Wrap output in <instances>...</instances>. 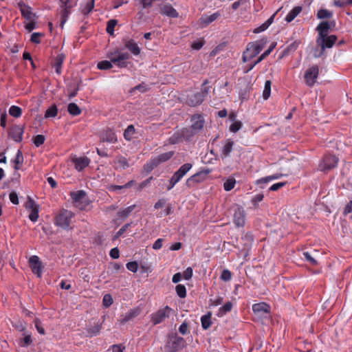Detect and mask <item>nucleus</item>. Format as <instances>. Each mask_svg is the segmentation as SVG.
Returning <instances> with one entry per match:
<instances>
[{
  "instance_id": "nucleus-1",
  "label": "nucleus",
  "mask_w": 352,
  "mask_h": 352,
  "mask_svg": "<svg viewBox=\"0 0 352 352\" xmlns=\"http://www.w3.org/2000/svg\"><path fill=\"white\" fill-rule=\"evenodd\" d=\"M336 21H322L316 27V31L318 35L316 38V44L320 47V51L318 54L315 53L314 56L316 58L320 57L326 48H331L333 47L337 40V36L335 35H329V31L332 27H335Z\"/></svg>"
},
{
  "instance_id": "nucleus-2",
  "label": "nucleus",
  "mask_w": 352,
  "mask_h": 352,
  "mask_svg": "<svg viewBox=\"0 0 352 352\" xmlns=\"http://www.w3.org/2000/svg\"><path fill=\"white\" fill-rule=\"evenodd\" d=\"M107 57L109 60H102L98 63L97 67L100 70H107L113 67L112 63L115 64L119 68H126L129 65L127 61L130 55L128 52H120L116 51L108 54Z\"/></svg>"
},
{
  "instance_id": "nucleus-3",
  "label": "nucleus",
  "mask_w": 352,
  "mask_h": 352,
  "mask_svg": "<svg viewBox=\"0 0 352 352\" xmlns=\"http://www.w3.org/2000/svg\"><path fill=\"white\" fill-rule=\"evenodd\" d=\"M267 43V38H262L255 42L249 43L245 51L243 53V61L244 63L248 62L256 56L263 50Z\"/></svg>"
},
{
  "instance_id": "nucleus-4",
  "label": "nucleus",
  "mask_w": 352,
  "mask_h": 352,
  "mask_svg": "<svg viewBox=\"0 0 352 352\" xmlns=\"http://www.w3.org/2000/svg\"><path fill=\"white\" fill-rule=\"evenodd\" d=\"M192 125L190 129H184L182 131V136L188 140L195 134L200 132L203 129L205 124V119L202 114L197 113L190 117Z\"/></svg>"
},
{
  "instance_id": "nucleus-5",
  "label": "nucleus",
  "mask_w": 352,
  "mask_h": 352,
  "mask_svg": "<svg viewBox=\"0 0 352 352\" xmlns=\"http://www.w3.org/2000/svg\"><path fill=\"white\" fill-rule=\"evenodd\" d=\"M208 80H205L201 85V90L191 95H188L186 100V104L191 107H195L200 105L210 91V86H208Z\"/></svg>"
},
{
  "instance_id": "nucleus-6",
  "label": "nucleus",
  "mask_w": 352,
  "mask_h": 352,
  "mask_svg": "<svg viewBox=\"0 0 352 352\" xmlns=\"http://www.w3.org/2000/svg\"><path fill=\"white\" fill-rule=\"evenodd\" d=\"M186 345V340L176 333L168 335V339L165 344L166 352H177L184 349Z\"/></svg>"
},
{
  "instance_id": "nucleus-7",
  "label": "nucleus",
  "mask_w": 352,
  "mask_h": 352,
  "mask_svg": "<svg viewBox=\"0 0 352 352\" xmlns=\"http://www.w3.org/2000/svg\"><path fill=\"white\" fill-rule=\"evenodd\" d=\"M74 217V212L71 210L63 208L56 214L54 219V223L56 226L60 227L64 230H72L70 224Z\"/></svg>"
},
{
  "instance_id": "nucleus-8",
  "label": "nucleus",
  "mask_w": 352,
  "mask_h": 352,
  "mask_svg": "<svg viewBox=\"0 0 352 352\" xmlns=\"http://www.w3.org/2000/svg\"><path fill=\"white\" fill-rule=\"evenodd\" d=\"M77 6V1L76 0H59V9H60V27L63 29L65 23L69 19L72 12V9Z\"/></svg>"
},
{
  "instance_id": "nucleus-9",
  "label": "nucleus",
  "mask_w": 352,
  "mask_h": 352,
  "mask_svg": "<svg viewBox=\"0 0 352 352\" xmlns=\"http://www.w3.org/2000/svg\"><path fill=\"white\" fill-rule=\"evenodd\" d=\"M211 173L210 168H204L200 171L196 173L191 177L187 179L186 186L188 188H193L196 184L203 182L206 180V177Z\"/></svg>"
},
{
  "instance_id": "nucleus-10",
  "label": "nucleus",
  "mask_w": 352,
  "mask_h": 352,
  "mask_svg": "<svg viewBox=\"0 0 352 352\" xmlns=\"http://www.w3.org/2000/svg\"><path fill=\"white\" fill-rule=\"evenodd\" d=\"M339 162L338 157L336 155L327 154L325 155L322 160L320 162L318 166V168L320 171L327 172L336 168Z\"/></svg>"
},
{
  "instance_id": "nucleus-11",
  "label": "nucleus",
  "mask_w": 352,
  "mask_h": 352,
  "mask_svg": "<svg viewBox=\"0 0 352 352\" xmlns=\"http://www.w3.org/2000/svg\"><path fill=\"white\" fill-rule=\"evenodd\" d=\"M172 311L168 306L164 309H159L151 315V321L154 325L163 322L166 318H169V314Z\"/></svg>"
},
{
  "instance_id": "nucleus-12",
  "label": "nucleus",
  "mask_w": 352,
  "mask_h": 352,
  "mask_svg": "<svg viewBox=\"0 0 352 352\" xmlns=\"http://www.w3.org/2000/svg\"><path fill=\"white\" fill-rule=\"evenodd\" d=\"M319 74V67L318 65H313L309 67L305 74V83L308 87H313L316 82Z\"/></svg>"
},
{
  "instance_id": "nucleus-13",
  "label": "nucleus",
  "mask_w": 352,
  "mask_h": 352,
  "mask_svg": "<svg viewBox=\"0 0 352 352\" xmlns=\"http://www.w3.org/2000/svg\"><path fill=\"white\" fill-rule=\"evenodd\" d=\"M245 212L243 208L237 205L234 210V223L237 227H243L245 223Z\"/></svg>"
},
{
  "instance_id": "nucleus-14",
  "label": "nucleus",
  "mask_w": 352,
  "mask_h": 352,
  "mask_svg": "<svg viewBox=\"0 0 352 352\" xmlns=\"http://www.w3.org/2000/svg\"><path fill=\"white\" fill-rule=\"evenodd\" d=\"M29 264L33 274L41 277L42 274L43 265L38 256L33 255L29 259Z\"/></svg>"
},
{
  "instance_id": "nucleus-15",
  "label": "nucleus",
  "mask_w": 352,
  "mask_h": 352,
  "mask_svg": "<svg viewBox=\"0 0 352 352\" xmlns=\"http://www.w3.org/2000/svg\"><path fill=\"white\" fill-rule=\"evenodd\" d=\"M234 142L232 139H227L223 142L221 148V157L222 160L230 157V154L233 151Z\"/></svg>"
},
{
  "instance_id": "nucleus-16",
  "label": "nucleus",
  "mask_w": 352,
  "mask_h": 352,
  "mask_svg": "<svg viewBox=\"0 0 352 352\" xmlns=\"http://www.w3.org/2000/svg\"><path fill=\"white\" fill-rule=\"evenodd\" d=\"M252 311L259 316L270 312V306L265 302L256 303L252 305Z\"/></svg>"
},
{
  "instance_id": "nucleus-17",
  "label": "nucleus",
  "mask_w": 352,
  "mask_h": 352,
  "mask_svg": "<svg viewBox=\"0 0 352 352\" xmlns=\"http://www.w3.org/2000/svg\"><path fill=\"white\" fill-rule=\"evenodd\" d=\"M160 14L170 18H177L179 16L178 12L170 3L160 6Z\"/></svg>"
},
{
  "instance_id": "nucleus-18",
  "label": "nucleus",
  "mask_w": 352,
  "mask_h": 352,
  "mask_svg": "<svg viewBox=\"0 0 352 352\" xmlns=\"http://www.w3.org/2000/svg\"><path fill=\"white\" fill-rule=\"evenodd\" d=\"M90 162V159L87 157H80L72 159L74 167L78 171H82L84 168L87 167L89 165Z\"/></svg>"
},
{
  "instance_id": "nucleus-19",
  "label": "nucleus",
  "mask_w": 352,
  "mask_h": 352,
  "mask_svg": "<svg viewBox=\"0 0 352 352\" xmlns=\"http://www.w3.org/2000/svg\"><path fill=\"white\" fill-rule=\"evenodd\" d=\"M174 151H168L166 153H162L153 158V166H158L160 164L164 163L169 160L173 155Z\"/></svg>"
},
{
  "instance_id": "nucleus-20",
  "label": "nucleus",
  "mask_w": 352,
  "mask_h": 352,
  "mask_svg": "<svg viewBox=\"0 0 352 352\" xmlns=\"http://www.w3.org/2000/svg\"><path fill=\"white\" fill-rule=\"evenodd\" d=\"M24 133L23 128L20 126L15 125L13 126L10 132V138L16 142H21L22 141V136Z\"/></svg>"
},
{
  "instance_id": "nucleus-21",
  "label": "nucleus",
  "mask_w": 352,
  "mask_h": 352,
  "mask_svg": "<svg viewBox=\"0 0 352 352\" xmlns=\"http://www.w3.org/2000/svg\"><path fill=\"white\" fill-rule=\"evenodd\" d=\"M17 7L20 10V12L23 17H24L27 20H30L32 19V8L28 5H27L23 1H20L17 3Z\"/></svg>"
},
{
  "instance_id": "nucleus-22",
  "label": "nucleus",
  "mask_w": 352,
  "mask_h": 352,
  "mask_svg": "<svg viewBox=\"0 0 352 352\" xmlns=\"http://www.w3.org/2000/svg\"><path fill=\"white\" fill-rule=\"evenodd\" d=\"M141 313V309L139 307H135L131 309H130L123 317V318L121 320L122 324H125L131 320H132L133 318L138 316Z\"/></svg>"
},
{
  "instance_id": "nucleus-23",
  "label": "nucleus",
  "mask_w": 352,
  "mask_h": 352,
  "mask_svg": "<svg viewBox=\"0 0 352 352\" xmlns=\"http://www.w3.org/2000/svg\"><path fill=\"white\" fill-rule=\"evenodd\" d=\"M102 328V322L99 321L94 326L90 325L86 328V332L89 337H94L98 335Z\"/></svg>"
},
{
  "instance_id": "nucleus-24",
  "label": "nucleus",
  "mask_w": 352,
  "mask_h": 352,
  "mask_svg": "<svg viewBox=\"0 0 352 352\" xmlns=\"http://www.w3.org/2000/svg\"><path fill=\"white\" fill-rule=\"evenodd\" d=\"M124 46L128 49L134 56H138L140 54V48L137 43L133 39L128 40L125 42Z\"/></svg>"
},
{
  "instance_id": "nucleus-25",
  "label": "nucleus",
  "mask_w": 352,
  "mask_h": 352,
  "mask_svg": "<svg viewBox=\"0 0 352 352\" xmlns=\"http://www.w3.org/2000/svg\"><path fill=\"white\" fill-rule=\"evenodd\" d=\"M102 140L108 143H116L118 139L116 133L111 129H108L103 133Z\"/></svg>"
},
{
  "instance_id": "nucleus-26",
  "label": "nucleus",
  "mask_w": 352,
  "mask_h": 352,
  "mask_svg": "<svg viewBox=\"0 0 352 352\" xmlns=\"http://www.w3.org/2000/svg\"><path fill=\"white\" fill-rule=\"evenodd\" d=\"M192 164L191 163H186L179 167V168L174 173V175L179 179H182L186 173L192 168Z\"/></svg>"
},
{
  "instance_id": "nucleus-27",
  "label": "nucleus",
  "mask_w": 352,
  "mask_h": 352,
  "mask_svg": "<svg viewBox=\"0 0 352 352\" xmlns=\"http://www.w3.org/2000/svg\"><path fill=\"white\" fill-rule=\"evenodd\" d=\"M24 157L23 155L22 151L19 149L17 151V153L16 154V156L14 160H12V162L14 164V169L15 170H19L21 169L23 164Z\"/></svg>"
},
{
  "instance_id": "nucleus-28",
  "label": "nucleus",
  "mask_w": 352,
  "mask_h": 352,
  "mask_svg": "<svg viewBox=\"0 0 352 352\" xmlns=\"http://www.w3.org/2000/svg\"><path fill=\"white\" fill-rule=\"evenodd\" d=\"M220 15V12L217 11L210 16H204L201 17L200 21L201 25L203 27H206L216 19H217Z\"/></svg>"
},
{
  "instance_id": "nucleus-29",
  "label": "nucleus",
  "mask_w": 352,
  "mask_h": 352,
  "mask_svg": "<svg viewBox=\"0 0 352 352\" xmlns=\"http://www.w3.org/2000/svg\"><path fill=\"white\" fill-rule=\"evenodd\" d=\"M135 208H136V205L133 204V205L128 206L127 208H123V209H120L117 212V217L119 219L124 220L131 214V213L133 211V210Z\"/></svg>"
},
{
  "instance_id": "nucleus-30",
  "label": "nucleus",
  "mask_w": 352,
  "mask_h": 352,
  "mask_svg": "<svg viewBox=\"0 0 352 352\" xmlns=\"http://www.w3.org/2000/svg\"><path fill=\"white\" fill-rule=\"evenodd\" d=\"M283 176L282 173H276L265 177L260 178L256 181V184H265L272 180L278 179Z\"/></svg>"
},
{
  "instance_id": "nucleus-31",
  "label": "nucleus",
  "mask_w": 352,
  "mask_h": 352,
  "mask_svg": "<svg viewBox=\"0 0 352 352\" xmlns=\"http://www.w3.org/2000/svg\"><path fill=\"white\" fill-rule=\"evenodd\" d=\"M301 6L294 7L286 16L285 20L287 23L292 22L302 11Z\"/></svg>"
},
{
  "instance_id": "nucleus-32",
  "label": "nucleus",
  "mask_w": 352,
  "mask_h": 352,
  "mask_svg": "<svg viewBox=\"0 0 352 352\" xmlns=\"http://www.w3.org/2000/svg\"><path fill=\"white\" fill-rule=\"evenodd\" d=\"M232 307L233 304L232 302H226L222 307H221L219 309L217 316L218 317L224 316L227 313L230 312L232 310Z\"/></svg>"
},
{
  "instance_id": "nucleus-33",
  "label": "nucleus",
  "mask_w": 352,
  "mask_h": 352,
  "mask_svg": "<svg viewBox=\"0 0 352 352\" xmlns=\"http://www.w3.org/2000/svg\"><path fill=\"white\" fill-rule=\"evenodd\" d=\"M135 181L131 180L124 185H111L108 187L109 191L117 192L122 189L129 188L134 184Z\"/></svg>"
},
{
  "instance_id": "nucleus-34",
  "label": "nucleus",
  "mask_w": 352,
  "mask_h": 352,
  "mask_svg": "<svg viewBox=\"0 0 352 352\" xmlns=\"http://www.w3.org/2000/svg\"><path fill=\"white\" fill-rule=\"evenodd\" d=\"M212 313L208 311L206 315L201 318V327L204 329H208L212 324L211 321Z\"/></svg>"
},
{
  "instance_id": "nucleus-35",
  "label": "nucleus",
  "mask_w": 352,
  "mask_h": 352,
  "mask_svg": "<svg viewBox=\"0 0 352 352\" xmlns=\"http://www.w3.org/2000/svg\"><path fill=\"white\" fill-rule=\"evenodd\" d=\"M65 58V56L63 54H60L55 58L54 67H55L56 72L58 74H61L62 64L64 61Z\"/></svg>"
},
{
  "instance_id": "nucleus-36",
  "label": "nucleus",
  "mask_w": 352,
  "mask_h": 352,
  "mask_svg": "<svg viewBox=\"0 0 352 352\" xmlns=\"http://www.w3.org/2000/svg\"><path fill=\"white\" fill-rule=\"evenodd\" d=\"M333 15L332 11L324 8L320 9L316 14V16L318 19H330L333 17Z\"/></svg>"
},
{
  "instance_id": "nucleus-37",
  "label": "nucleus",
  "mask_w": 352,
  "mask_h": 352,
  "mask_svg": "<svg viewBox=\"0 0 352 352\" xmlns=\"http://www.w3.org/2000/svg\"><path fill=\"white\" fill-rule=\"evenodd\" d=\"M67 111L73 116H78L81 113L80 108L74 102H71L67 106Z\"/></svg>"
},
{
  "instance_id": "nucleus-38",
  "label": "nucleus",
  "mask_w": 352,
  "mask_h": 352,
  "mask_svg": "<svg viewBox=\"0 0 352 352\" xmlns=\"http://www.w3.org/2000/svg\"><path fill=\"white\" fill-rule=\"evenodd\" d=\"M71 197L74 202L81 201L86 196V192L82 190H78L76 192H71Z\"/></svg>"
},
{
  "instance_id": "nucleus-39",
  "label": "nucleus",
  "mask_w": 352,
  "mask_h": 352,
  "mask_svg": "<svg viewBox=\"0 0 352 352\" xmlns=\"http://www.w3.org/2000/svg\"><path fill=\"white\" fill-rule=\"evenodd\" d=\"M135 133V127L133 124H130L124 130V138L126 140L130 141L133 138V135Z\"/></svg>"
},
{
  "instance_id": "nucleus-40",
  "label": "nucleus",
  "mask_w": 352,
  "mask_h": 352,
  "mask_svg": "<svg viewBox=\"0 0 352 352\" xmlns=\"http://www.w3.org/2000/svg\"><path fill=\"white\" fill-rule=\"evenodd\" d=\"M23 335L24 336V338L20 339L19 345L22 347H28L32 343L31 334L25 335L23 333Z\"/></svg>"
},
{
  "instance_id": "nucleus-41",
  "label": "nucleus",
  "mask_w": 352,
  "mask_h": 352,
  "mask_svg": "<svg viewBox=\"0 0 352 352\" xmlns=\"http://www.w3.org/2000/svg\"><path fill=\"white\" fill-rule=\"evenodd\" d=\"M271 85H272V82L270 80H267L265 81L264 90L263 91V98L265 100H267L270 96Z\"/></svg>"
},
{
  "instance_id": "nucleus-42",
  "label": "nucleus",
  "mask_w": 352,
  "mask_h": 352,
  "mask_svg": "<svg viewBox=\"0 0 352 352\" xmlns=\"http://www.w3.org/2000/svg\"><path fill=\"white\" fill-rule=\"evenodd\" d=\"M9 113L14 118H19L22 114V109L18 106L12 105L10 107Z\"/></svg>"
},
{
  "instance_id": "nucleus-43",
  "label": "nucleus",
  "mask_w": 352,
  "mask_h": 352,
  "mask_svg": "<svg viewBox=\"0 0 352 352\" xmlns=\"http://www.w3.org/2000/svg\"><path fill=\"white\" fill-rule=\"evenodd\" d=\"M116 163L118 164L123 169H126L129 167L128 160L122 155H119L116 157Z\"/></svg>"
},
{
  "instance_id": "nucleus-44",
  "label": "nucleus",
  "mask_w": 352,
  "mask_h": 352,
  "mask_svg": "<svg viewBox=\"0 0 352 352\" xmlns=\"http://www.w3.org/2000/svg\"><path fill=\"white\" fill-rule=\"evenodd\" d=\"M299 42L295 41L289 45L283 52V56H287L290 52H294L298 47Z\"/></svg>"
},
{
  "instance_id": "nucleus-45",
  "label": "nucleus",
  "mask_w": 352,
  "mask_h": 352,
  "mask_svg": "<svg viewBox=\"0 0 352 352\" xmlns=\"http://www.w3.org/2000/svg\"><path fill=\"white\" fill-rule=\"evenodd\" d=\"M58 113V109L55 104L50 107L45 111V117L46 118H54Z\"/></svg>"
},
{
  "instance_id": "nucleus-46",
  "label": "nucleus",
  "mask_w": 352,
  "mask_h": 352,
  "mask_svg": "<svg viewBox=\"0 0 352 352\" xmlns=\"http://www.w3.org/2000/svg\"><path fill=\"white\" fill-rule=\"evenodd\" d=\"M118 21L116 19H110L107 24L106 31L110 35H113L115 26L117 25Z\"/></svg>"
},
{
  "instance_id": "nucleus-47",
  "label": "nucleus",
  "mask_w": 352,
  "mask_h": 352,
  "mask_svg": "<svg viewBox=\"0 0 352 352\" xmlns=\"http://www.w3.org/2000/svg\"><path fill=\"white\" fill-rule=\"evenodd\" d=\"M94 8V0H90L86 3L85 7L82 9L81 12L84 15L87 16L92 11Z\"/></svg>"
},
{
  "instance_id": "nucleus-48",
  "label": "nucleus",
  "mask_w": 352,
  "mask_h": 352,
  "mask_svg": "<svg viewBox=\"0 0 352 352\" xmlns=\"http://www.w3.org/2000/svg\"><path fill=\"white\" fill-rule=\"evenodd\" d=\"M236 181L234 178L228 179L223 184V188L226 191H230L234 188Z\"/></svg>"
},
{
  "instance_id": "nucleus-49",
  "label": "nucleus",
  "mask_w": 352,
  "mask_h": 352,
  "mask_svg": "<svg viewBox=\"0 0 352 352\" xmlns=\"http://www.w3.org/2000/svg\"><path fill=\"white\" fill-rule=\"evenodd\" d=\"M333 6L338 8H344L352 5V0H333Z\"/></svg>"
},
{
  "instance_id": "nucleus-50",
  "label": "nucleus",
  "mask_w": 352,
  "mask_h": 352,
  "mask_svg": "<svg viewBox=\"0 0 352 352\" xmlns=\"http://www.w3.org/2000/svg\"><path fill=\"white\" fill-rule=\"evenodd\" d=\"M175 291L179 298H185L186 296V289L184 285H177L175 287Z\"/></svg>"
},
{
  "instance_id": "nucleus-51",
  "label": "nucleus",
  "mask_w": 352,
  "mask_h": 352,
  "mask_svg": "<svg viewBox=\"0 0 352 352\" xmlns=\"http://www.w3.org/2000/svg\"><path fill=\"white\" fill-rule=\"evenodd\" d=\"M305 260L311 265L316 266L318 265V261L315 259L309 252H303L302 253Z\"/></svg>"
},
{
  "instance_id": "nucleus-52",
  "label": "nucleus",
  "mask_w": 352,
  "mask_h": 352,
  "mask_svg": "<svg viewBox=\"0 0 352 352\" xmlns=\"http://www.w3.org/2000/svg\"><path fill=\"white\" fill-rule=\"evenodd\" d=\"M113 302V298L111 294H107L103 296L102 305L107 308L109 307Z\"/></svg>"
},
{
  "instance_id": "nucleus-53",
  "label": "nucleus",
  "mask_w": 352,
  "mask_h": 352,
  "mask_svg": "<svg viewBox=\"0 0 352 352\" xmlns=\"http://www.w3.org/2000/svg\"><path fill=\"white\" fill-rule=\"evenodd\" d=\"M39 207H36L31 210V212L29 214V219L32 222H36L38 219Z\"/></svg>"
},
{
  "instance_id": "nucleus-54",
  "label": "nucleus",
  "mask_w": 352,
  "mask_h": 352,
  "mask_svg": "<svg viewBox=\"0 0 352 352\" xmlns=\"http://www.w3.org/2000/svg\"><path fill=\"white\" fill-rule=\"evenodd\" d=\"M243 123L241 121H235L230 126V131L232 133L238 132L242 127Z\"/></svg>"
},
{
  "instance_id": "nucleus-55",
  "label": "nucleus",
  "mask_w": 352,
  "mask_h": 352,
  "mask_svg": "<svg viewBox=\"0 0 352 352\" xmlns=\"http://www.w3.org/2000/svg\"><path fill=\"white\" fill-rule=\"evenodd\" d=\"M45 140V138L43 135H37L34 137L33 142L36 147L42 145Z\"/></svg>"
},
{
  "instance_id": "nucleus-56",
  "label": "nucleus",
  "mask_w": 352,
  "mask_h": 352,
  "mask_svg": "<svg viewBox=\"0 0 352 352\" xmlns=\"http://www.w3.org/2000/svg\"><path fill=\"white\" fill-rule=\"evenodd\" d=\"M263 197L264 196L263 194H257L252 199L251 202L254 208H258V203L263 199Z\"/></svg>"
},
{
  "instance_id": "nucleus-57",
  "label": "nucleus",
  "mask_w": 352,
  "mask_h": 352,
  "mask_svg": "<svg viewBox=\"0 0 352 352\" xmlns=\"http://www.w3.org/2000/svg\"><path fill=\"white\" fill-rule=\"evenodd\" d=\"M220 278L226 282H228L232 278V273L228 270H223L221 272Z\"/></svg>"
},
{
  "instance_id": "nucleus-58",
  "label": "nucleus",
  "mask_w": 352,
  "mask_h": 352,
  "mask_svg": "<svg viewBox=\"0 0 352 352\" xmlns=\"http://www.w3.org/2000/svg\"><path fill=\"white\" fill-rule=\"evenodd\" d=\"M25 207L26 209L32 210L36 207H39V205L36 204L30 197H28V200L25 204Z\"/></svg>"
},
{
  "instance_id": "nucleus-59",
  "label": "nucleus",
  "mask_w": 352,
  "mask_h": 352,
  "mask_svg": "<svg viewBox=\"0 0 352 352\" xmlns=\"http://www.w3.org/2000/svg\"><path fill=\"white\" fill-rule=\"evenodd\" d=\"M35 327L38 332L41 335H45V329L41 325V322L38 318H36L34 321Z\"/></svg>"
},
{
  "instance_id": "nucleus-60",
  "label": "nucleus",
  "mask_w": 352,
  "mask_h": 352,
  "mask_svg": "<svg viewBox=\"0 0 352 352\" xmlns=\"http://www.w3.org/2000/svg\"><path fill=\"white\" fill-rule=\"evenodd\" d=\"M126 267L128 270L132 272H136L138 269V263L136 261H131L126 263Z\"/></svg>"
},
{
  "instance_id": "nucleus-61",
  "label": "nucleus",
  "mask_w": 352,
  "mask_h": 352,
  "mask_svg": "<svg viewBox=\"0 0 352 352\" xmlns=\"http://www.w3.org/2000/svg\"><path fill=\"white\" fill-rule=\"evenodd\" d=\"M72 87H74V89L72 91H71L69 93V95H68L69 99H72L74 97H75L77 95L78 91L79 90L78 85H72V84L69 85V87L68 89H71Z\"/></svg>"
},
{
  "instance_id": "nucleus-62",
  "label": "nucleus",
  "mask_w": 352,
  "mask_h": 352,
  "mask_svg": "<svg viewBox=\"0 0 352 352\" xmlns=\"http://www.w3.org/2000/svg\"><path fill=\"white\" fill-rule=\"evenodd\" d=\"M223 297L221 296H218L217 298L215 299H210V306H212V307H217L218 305H220L223 303Z\"/></svg>"
},
{
  "instance_id": "nucleus-63",
  "label": "nucleus",
  "mask_w": 352,
  "mask_h": 352,
  "mask_svg": "<svg viewBox=\"0 0 352 352\" xmlns=\"http://www.w3.org/2000/svg\"><path fill=\"white\" fill-rule=\"evenodd\" d=\"M43 36V34L38 32H34L31 35L30 41L34 43H40V37Z\"/></svg>"
},
{
  "instance_id": "nucleus-64",
  "label": "nucleus",
  "mask_w": 352,
  "mask_h": 352,
  "mask_svg": "<svg viewBox=\"0 0 352 352\" xmlns=\"http://www.w3.org/2000/svg\"><path fill=\"white\" fill-rule=\"evenodd\" d=\"M179 331L182 335L187 334L188 331V324L186 321H184L179 327Z\"/></svg>"
}]
</instances>
